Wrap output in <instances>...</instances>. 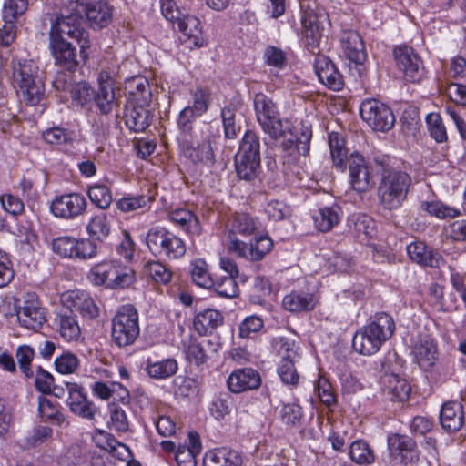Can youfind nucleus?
<instances>
[{"mask_svg":"<svg viewBox=\"0 0 466 466\" xmlns=\"http://www.w3.org/2000/svg\"><path fill=\"white\" fill-rule=\"evenodd\" d=\"M223 319V316L218 310L206 309L196 314L193 327L200 336H207L222 325Z\"/></svg>","mask_w":466,"mask_h":466,"instance_id":"473e14b6","label":"nucleus"},{"mask_svg":"<svg viewBox=\"0 0 466 466\" xmlns=\"http://www.w3.org/2000/svg\"><path fill=\"white\" fill-rule=\"evenodd\" d=\"M68 391L67 405L70 410L84 419L94 420L96 407L90 401L84 391V388L76 382H66Z\"/></svg>","mask_w":466,"mask_h":466,"instance_id":"a211bd4d","label":"nucleus"},{"mask_svg":"<svg viewBox=\"0 0 466 466\" xmlns=\"http://www.w3.org/2000/svg\"><path fill=\"white\" fill-rule=\"evenodd\" d=\"M38 414L44 421H48L54 425H61L65 417L59 409L57 403H53L50 400L45 396L38 398Z\"/></svg>","mask_w":466,"mask_h":466,"instance_id":"09e8293b","label":"nucleus"},{"mask_svg":"<svg viewBox=\"0 0 466 466\" xmlns=\"http://www.w3.org/2000/svg\"><path fill=\"white\" fill-rule=\"evenodd\" d=\"M329 146L333 163L336 167L344 169L346 167L347 149L344 138L337 132H331L329 136Z\"/></svg>","mask_w":466,"mask_h":466,"instance_id":"603ef678","label":"nucleus"},{"mask_svg":"<svg viewBox=\"0 0 466 466\" xmlns=\"http://www.w3.org/2000/svg\"><path fill=\"white\" fill-rule=\"evenodd\" d=\"M426 124L430 136L438 143L445 142L448 138L446 127L438 113H430L426 116Z\"/></svg>","mask_w":466,"mask_h":466,"instance_id":"680f3d73","label":"nucleus"},{"mask_svg":"<svg viewBox=\"0 0 466 466\" xmlns=\"http://www.w3.org/2000/svg\"><path fill=\"white\" fill-rule=\"evenodd\" d=\"M237 156L260 158L259 137L255 132L248 130L245 133Z\"/></svg>","mask_w":466,"mask_h":466,"instance_id":"4d7b16f0","label":"nucleus"},{"mask_svg":"<svg viewBox=\"0 0 466 466\" xmlns=\"http://www.w3.org/2000/svg\"><path fill=\"white\" fill-rule=\"evenodd\" d=\"M420 208L431 216L438 218H452L461 215V211L457 208L444 205L441 201H423Z\"/></svg>","mask_w":466,"mask_h":466,"instance_id":"13d9d810","label":"nucleus"},{"mask_svg":"<svg viewBox=\"0 0 466 466\" xmlns=\"http://www.w3.org/2000/svg\"><path fill=\"white\" fill-rule=\"evenodd\" d=\"M463 407L457 401L445 402L440 412V422L447 431H458L463 425Z\"/></svg>","mask_w":466,"mask_h":466,"instance_id":"7c9ffc66","label":"nucleus"},{"mask_svg":"<svg viewBox=\"0 0 466 466\" xmlns=\"http://www.w3.org/2000/svg\"><path fill=\"white\" fill-rule=\"evenodd\" d=\"M190 275L193 282L201 288L209 289L214 284L208 266L202 258H196L191 261Z\"/></svg>","mask_w":466,"mask_h":466,"instance_id":"3c124183","label":"nucleus"},{"mask_svg":"<svg viewBox=\"0 0 466 466\" xmlns=\"http://www.w3.org/2000/svg\"><path fill=\"white\" fill-rule=\"evenodd\" d=\"M325 15L308 7L301 19L302 37L305 47L312 54L320 55V44L324 36Z\"/></svg>","mask_w":466,"mask_h":466,"instance_id":"9b49d317","label":"nucleus"},{"mask_svg":"<svg viewBox=\"0 0 466 466\" xmlns=\"http://www.w3.org/2000/svg\"><path fill=\"white\" fill-rule=\"evenodd\" d=\"M96 447L108 451L119 461H125L132 457L130 449L124 443L119 442L111 433L98 430L93 438Z\"/></svg>","mask_w":466,"mask_h":466,"instance_id":"cd10ccee","label":"nucleus"},{"mask_svg":"<svg viewBox=\"0 0 466 466\" xmlns=\"http://www.w3.org/2000/svg\"><path fill=\"white\" fill-rule=\"evenodd\" d=\"M240 454L228 448H219L208 451L204 459L205 466H241Z\"/></svg>","mask_w":466,"mask_h":466,"instance_id":"ea45409f","label":"nucleus"},{"mask_svg":"<svg viewBox=\"0 0 466 466\" xmlns=\"http://www.w3.org/2000/svg\"><path fill=\"white\" fill-rule=\"evenodd\" d=\"M254 108L259 125L279 115L276 104L263 93H257L255 95Z\"/></svg>","mask_w":466,"mask_h":466,"instance_id":"a18cd8bd","label":"nucleus"},{"mask_svg":"<svg viewBox=\"0 0 466 466\" xmlns=\"http://www.w3.org/2000/svg\"><path fill=\"white\" fill-rule=\"evenodd\" d=\"M341 218L339 206L323 207L312 215L315 228L320 232H329L337 226Z\"/></svg>","mask_w":466,"mask_h":466,"instance_id":"58836bf2","label":"nucleus"},{"mask_svg":"<svg viewBox=\"0 0 466 466\" xmlns=\"http://www.w3.org/2000/svg\"><path fill=\"white\" fill-rule=\"evenodd\" d=\"M16 316L22 327L33 330L40 329L46 321L45 310L35 295H28L16 310Z\"/></svg>","mask_w":466,"mask_h":466,"instance_id":"6ab92c4d","label":"nucleus"},{"mask_svg":"<svg viewBox=\"0 0 466 466\" xmlns=\"http://www.w3.org/2000/svg\"><path fill=\"white\" fill-rule=\"evenodd\" d=\"M383 392L391 400H407L411 388L409 382L396 374H386L382 379Z\"/></svg>","mask_w":466,"mask_h":466,"instance_id":"f704fd0d","label":"nucleus"},{"mask_svg":"<svg viewBox=\"0 0 466 466\" xmlns=\"http://www.w3.org/2000/svg\"><path fill=\"white\" fill-rule=\"evenodd\" d=\"M273 248V241L267 236H261L246 243L238 238H232L228 244V250L238 258L248 261H260Z\"/></svg>","mask_w":466,"mask_h":466,"instance_id":"dca6fc26","label":"nucleus"},{"mask_svg":"<svg viewBox=\"0 0 466 466\" xmlns=\"http://www.w3.org/2000/svg\"><path fill=\"white\" fill-rule=\"evenodd\" d=\"M348 226L361 242H368L376 231L374 219L366 214H354L350 216Z\"/></svg>","mask_w":466,"mask_h":466,"instance_id":"4c0bfd02","label":"nucleus"},{"mask_svg":"<svg viewBox=\"0 0 466 466\" xmlns=\"http://www.w3.org/2000/svg\"><path fill=\"white\" fill-rule=\"evenodd\" d=\"M67 299L71 303V308L78 311L83 318L92 319L98 316V307L86 291L73 290L68 293Z\"/></svg>","mask_w":466,"mask_h":466,"instance_id":"c9c22d12","label":"nucleus"},{"mask_svg":"<svg viewBox=\"0 0 466 466\" xmlns=\"http://www.w3.org/2000/svg\"><path fill=\"white\" fill-rule=\"evenodd\" d=\"M350 184L358 192L369 188L370 173L364 157L359 153H352L348 160Z\"/></svg>","mask_w":466,"mask_h":466,"instance_id":"bb28decb","label":"nucleus"},{"mask_svg":"<svg viewBox=\"0 0 466 466\" xmlns=\"http://www.w3.org/2000/svg\"><path fill=\"white\" fill-rule=\"evenodd\" d=\"M149 202L150 198L145 195L127 196L116 201V208L127 213L145 208Z\"/></svg>","mask_w":466,"mask_h":466,"instance_id":"69168bd1","label":"nucleus"},{"mask_svg":"<svg viewBox=\"0 0 466 466\" xmlns=\"http://www.w3.org/2000/svg\"><path fill=\"white\" fill-rule=\"evenodd\" d=\"M108 411V427L116 432H127L129 430V420L124 408L116 402H110Z\"/></svg>","mask_w":466,"mask_h":466,"instance_id":"5fc2aeb1","label":"nucleus"},{"mask_svg":"<svg viewBox=\"0 0 466 466\" xmlns=\"http://www.w3.org/2000/svg\"><path fill=\"white\" fill-rule=\"evenodd\" d=\"M11 84L18 97L27 106H36L45 96V85L39 76V67L33 59L12 61Z\"/></svg>","mask_w":466,"mask_h":466,"instance_id":"f03ea898","label":"nucleus"},{"mask_svg":"<svg viewBox=\"0 0 466 466\" xmlns=\"http://www.w3.org/2000/svg\"><path fill=\"white\" fill-rule=\"evenodd\" d=\"M143 273L155 283L166 285L172 280L171 269L159 260L147 261L143 266Z\"/></svg>","mask_w":466,"mask_h":466,"instance_id":"49530a36","label":"nucleus"},{"mask_svg":"<svg viewBox=\"0 0 466 466\" xmlns=\"http://www.w3.org/2000/svg\"><path fill=\"white\" fill-rule=\"evenodd\" d=\"M230 234L248 237L256 233L258 219L248 213H236L228 221Z\"/></svg>","mask_w":466,"mask_h":466,"instance_id":"79ce46f5","label":"nucleus"},{"mask_svg":"<svg viewBox=\"0 0 466 466\" xmlns=\"http://www.w3.org/2000/svg\"><path fill=\"white\" fill-rule=\"evenodd\" d=\"M146 243L155 257L178 259L186 253L182 238L163 227H153L147 234Z\"/></svg>","mask_w":466,"mask_h":466,"instance_id":"6e6552de","label":"nucleus"},{"mask_svg":"<svg viewBox=\"0 0 466 466\" xmlns=\"http://www.w3.org/2000/svg\"><path fill=\"white\" fill-rule=\"evenodd\" d=\"M177 362L174 359H166L159 361H147L146 370L149 377L163 380L173 376L177 371Z\"/></svg>","mask_w":466,"mask_h":466,"instance_id":"8fccbe9b","label":"nucleus"},{"mask_svg":"<svg viewBox=\"0 0 466 466\" xmlns=\"http://www.w3.org/2000/svg\"><path fill=\"white\" fill-rule=\"evenodd\" d=\"M410 258L423 267L438 268L441 256L422 241H414L407 246Z\"/></svg>","mask_w":466,"mask_h":466,"instance_id":"2f4dec72","label":"nucleus"},{"mask_svg":"<svg viewBox=\"0 0 466 466\" xmlns=\"http://www.w3.org/2000/svg\"><path fill=\"white\" fill-rule=\"evenodd\" d=\"M52 250L62 258L86 261L97 256V245L90 238L71 236L57 237L52 241Z\"/></svg>","mask_w":466,"mask_h":466,"instance_id":"9d476101","label":"nucleus"},{"mask_svg":"<svg viewBox=\"0 0 466 466\" xmlns=\"http://www.w3.org/2000/svg\"><path fill=\"white\" fill-rule=\"evenodd\" d=\"M235 166L236 172L240 179L252 181L259 173L260 158L236 156Z\"/></svg>","mask_w":466,"mask_h":466,"instance_id":"de8ad7c7","label":"nucleus"},{"mask_svg":"<svg viewBox=\"0 0 466 466\" xmlns=\"http://www.w3.org/2000/svg\"><path fill=\"white\" fill-rule=\"evenodd\" d=\"M87 195L91 202L101 209H106L112 203V193L109 187L103 184L90 186Z\"/></svg>","mask_w":466,"mask_h":466,"instance_id":"bf43d9fd","label":"nucleus"},{"mask_svg":"<svg viewBox=\"0 0 466 466\" xmlns=\"http://www.w3.org/2000/svg\"><path fill=\"white\" fill-rule=\"evenodd\" d=\"M54 325L56 332L66 342H76L80 340L82 331L77 317L72 310L58 312L54 319Z\"/></svg>","mask_w":466,"mask_h":466,"instance_id":"5701e85b","label":"nucleus"},{"mask_svg":"<svg viewBox=\"0 0 466 466\" xmlns=\"http://www.w3.org/2000/svg\"><path fill=\"white\" fill-rule=\"evenodd\" d=\"M28 8V0H7L4 4L3 19L17 21V17L23 15Z\"/></svg>","mask_w":466,"mask_h":466,"instance_id":"774afa93","label":"nucleus"},{"mask_svg":"<svg viewBox=\"0 0 466 466\" xmlns=\"http://www.w3.org/2000/svg\"><path fill=\"white\" fill-rule=\"evenodd\" d=\"M341 46L346 57L356 65H362L367 58L364 42L359 33L344 31L340 36Z\"/></svg>","mask_w":466,"mask_h":466,"instance_id":"393cba45","label":"nucleus"},{"mask_svg":"<svg viewBox=\"0 0 466 466\" xmlns=\"http://www.w3.org/2000/svg\"><path fill=\"white\" fill-rule=\"evenodd\" d=\"M260 385V374L252 368L236 369L227 380L228 389L233 393L253 390L258 389Z\"/></svg>","mask_w":466,"mask_h":466,"instance_id":"aec40b11","label":"nucleus"},{"mask_svg":"<svg viewBox=\"0 0 466 466\" xmlns=\"http://www.w3.org/2000/svg\"><path fill=\"white\" fill-rule=\"evenodd\" d=\"M314 69L319 80L328 88L334 91L342 89L343 76L329 57L318 55L314 61Z\"/></svg>","mask_w":466,"mask_h":466,"instance_id":"4be33fe9","label":"nucleus"},{"mask_svg":"<svg viewBox=\"0 0 466 466\" xmlns=\"http://www.w3.org/2000/svg\"><path fill=\"white\" fill-rule=\"evenodd\" d=\"M388 447L390 458L402 466L419 461L420 451L416 441L407 435L398 433L389 435Z\"/></svg>","mask_w":466,"mask_h":466,"instance_id":"4468645a","label":"nucleus"},{"mask_svg":"<svg viewBox=\"0 0 466 466\" xmlns=\"http://www.w3.org/2000/svg\"><path fill=\"white\" fill-rule=\"evenodd\" d=\"M262 130L271 139L279 143L283 151L292 154L297 150L299 155L307 156L310 148L312 131L302 126L299 136L294 133L293 125L289 119H281L279 115L260 125Z\"/></svg>","mask_w":466,"mask_h":466,"instance_id":"20e7f679","label":"nucleus"},{"mask_svg":"<svg viewBox=\"0 0 466 466\" xmlns=\"http://www.w3.org/2000/svg\"><path fill=\"white\" fill-rule=\"evenodd\" d=\"M349 457L358 465L372 464L376 460L374 450L363 440H356L349 447Z\"/></svg>","mask_w":466,"mask_h":466,"instance_id":"37998d69","label":"nucleus"},{"mask_svg":"<svg viewBox=\"0 0 466 466\" xmlns=\"http://www.w3.org/2000/svg\"><path fill=\"white\" fill-rule=\"evenodd\" d=\"M220 297L235 298L239 294V288L235 278L223 277L218 281H214L212 286Z\"/></svg>","mask_w":466,"mask_h":466,"instance_id":"338daca9","label":"nucleus"},{"mask_svg":"<svg viewBox=\"0 0 466 466\" xmlns=\"http://www.w3.org/2000/svg\"><path fill=\"white\" fill-rule=\"evenodd\" d=\"M168 218L191 236H199L202 228L198 218L187 208H176L168 213Z\"/></svg>","mask_w":466,"mask_h":466,"instance_id":"72a5a7b5","label":"nucleus"},{"mask_svg":"<svg viewBox=\"0 0 466 466\" xmlns=\"http://www.w3.org/2000/svg\"><path fill=\"white\" fill-rule=\"evenodd\" d=\"M93 99L99 112L103 115L110 114L117 106L115 88L97 87L96 92H94Z\"/></svg>","mask_w":466,"mask_h":466,"instance_id":"864d4df0","label":"nucleus"},{"mask_svg":"<svg viewBox=\"0 0 466 466\" xmlns=\"http://www.w3.org/2000/svg\"><path fill=\"white\" fill-rule=\"evenodd\" d=\"M303 418L301 406L297 403L284 404L280 410L281 421L289 427H297Z\"/></svg>","mask_w":466,"mask_h":466,"instance_id":"e2e57ef3","label":"nucleus"},{"mask_svg":"<svg viewBox=\"0 0 466 466\" xmlns=\"http://www.w3.org/2000/svg\"><path fill=\"white\" fill-rule=\"evenodd\" d=\"M43 139L51 145L62 146L72 144L75 139L74 132L60 127L47 128L42 133Z\"/></svg>","mask_w":466,"mask_h":466,"instance_id":"6e6d98bb","label":"nucleus"},{"mask_svg":"<svg viewBox=\"0 0 466 466\" xmlns=\"http://www.w3.org/2000/svg\"><path fill=\"white\" fill-rule=\"evenodd\" d=\"M87 201L80 193H68L56 197L50 204V211L63 219H75L86 213Z\"/></svg>","mask_w":466,"mask_h":466,"instance_id":"2eb2a0df","label":"nucleus"},{"mask_svg":"<svg viewBox=\"0 0 466 466\" xmlns=\"http://www.w3.org/2000/svg\"><path fill=\"white\" fill-rule=\"evenodd\" d=\"M202 451L198 433H188V444H180L177 448L175 460L178 466H197V456Z\"/></svg>","mask_w":466,"mask_h":466,"instance_id":"c756f323","label":"nucleus"},{"mask_svg":"<svg viewBox=\"0 0 466 466\" xmlns=\"http://www.w3.org/2000/svg\"><path fill=\"white\" fill-rule=\"evenodd\" d=\"M277 372L284 384L296 386L299 383V375L295 368V361L279 360Z\"/></svg>","mask_w":466,"mask_h":466,"instance_id":"0e129e2a","label":"nucleus"},{"mask_svg":"<svg viewBox=\"0 0 466 466\" xmlns=\"http://www.w3.org/2000/svg\"><path fill=\"white\" fill-rule=\"evenodd\" d=\"M147 105L128 103L126 106L123 118L129 130L142 132L149 127L152 115Z\"/></svg>","mask_w":466,"mask_h":466,"instance_id":"b1692460","label":"nucleus"},{"mask_svg":"<svg viewBox=\"0 0 466 466\" xmlns=\"http://www.w3.org/2000/svg\"><path fill=\"white\" fill-rule=\"evenodd\" d=\"M395 331L393 318L385 313L375 314L367 325L360 329L354 335L352 346L362 355H372L389 340Z\"/></svg>","mask_w":466,"mask_h":466,"instance_id":"7ed1b4c3","label":"nucleus"},{"mask_svg":"<svg viewBox=\"0 0 466 466\" xmlns=\"http://www.w3.org/2000/svg\"><path fill=\"white\" fill-rule=\"evenodd\" d=\"M397 66L403 72L404 77L410 82H419L424 72L420 56L411 46H400L394 49Z\"/></svg>","mask_w":466,"mask_h":466,"instance_id":"f3484780","label":"nucleus"},{"mask_svg":"<svg viewBox=\"0 0 466 466\" xmlns=\"http://www.w3.org/2000/svg\"><path fill=\"white\" fill-rule=\"evenodd\" d=\"M360 114L362 119L376 131H388L395 123L391 109L375 99L363 101L360 107Z\"/></svg>","mask_w":466,"mask_h":466,"instance_id":"f8f14e48","label":"nucleus"},{"mask_svg":"<svg viewBox=\"0 0 466 466\" xmlns=\"http://www.w3.org/2000/svg\"><path fill=\"white\" fill-rule=\"evenodd\" d=\"M414 361L423 370H430L438 360L436 341L429 336L420 337L411 347Z\"/></svg>","mask_w":466,"mask_h":466,"instance_id":"412c9836","label":"nucleus"},{"mask_svg":"<svg viewBox=\"0 0 466 466\" xmlns=\"http://www.w3.org/2000/svg\"><path fill=\"white\" fill-rule=\"evenodd\" d=\"M75 40L79 46L80 56L86 60L90 47L88 32L79 25V18L57 16L49 31V49L56 65L73 71L78 65L76 49L66 39Z\"/></svg>","mask_w":466,"mask_h":466,"instance_id":"f257e3e1","label":"nucleus"},{"mask_svg":"<svg viewBox=\"0 0 466 466\" xmlns=\"http://www.w3.org/2000/svg\"><path fill=\"white\" fill-rule=\"evenodd\" d=\"M140 333L138 313L134 306H122L112 319L111 337L118 347L132 345Z\"/></svg>","mask_w":466,"mask_h":466,"instance_id":"1a4fd4ad","label":"nucleus"},{"mask_svg":"<svg viewBox=\"0 0 466 466\" xmlns=\"http://www.w3.org/2000/svg\"><path fill=\"white\" fill-rule=\"evenodd\" d=\"M86 230L92 241H104L111 232L109 217L104 212L93 215L86 226Z\"/></svg>","mask_w":466,"mask_h":466,"instance_id":"a19ab883","label":"nucleus"},{"mask_svg":"<svg viewBox=\"0 0 466 466\" xmlns=\"http://www.w3.org/2000/svg\"><path fill=\"white\" fill-rule=\"evenodd\" d=\"M15 357L18 366L25 378L33 377L32 361L35 357V350L29 345H20L15 350Z\"/></svg>","mask_w":466,"mask_h":466,"instance_id":"052dcab7","label":"nucleus"},{"mask_svg":"<svg viewBox=\"0 0 466 466\" xmlns=\"http://www.w3.org/2000/svg\"><path fill=\"white\" fill-rule=\"evenodd\" d=\"M88 280L95 286L106 289H123L135 281V271L118 260H105L95 264L87 274Z\"/></svg>","mask_w":466,"mask_h":466,"instance_id":"423d86ee","label":"nucleus"},{"mask_svg":"<svg viewBox=\"0 0 466 466\" xmlns=\"http://www.w3.org/2000/svg\"><path fill=\"white\" fill-rule=\"evenodd\" d=\"M207 131L208 134L203 137L202 142L196 137L191 140L184 139L180 144V150L193 163H201L210 167L215 164L213 144L216 143V136L210 134L208 127Z\"/></svg>","mask_w":466,"mask_h":466,"instance_id":"ddd939ff","label":"nucleus"},{"mask_svg":"<svg viewBox=\"0 0 466 466\" xmlns=\"http://www.w3.org/2000/svg\"><path fill=\"white\" fill-rule=\"evenodd\" d=\"M177 27L183 33L184 41L192 47H201L206 42L202 33V26L198 17L187 13L177 22Z\"/></svg>","mask_w":466,"mask_h":466,"instance_id":"c85d7f7f","label":"nucleus"},{"mask_svg":"<svg viewBox=\"0 0 466 466\" xmlns=\"http://www.w3.org/2000/svg\"><path fill=\"white\" fill-rule=\"evenodd\" d=\"M350 184L358 192L369 188L370 173L364 157L359 153H352L348 160Z\"/></svg>","mask_w":466,"mask_h":466,"instance_id":"a878e982","label":"nucleus"},{"mask_svg":"<svg viewBox=\"0 0 466 466\" xmlns=\"http://www.w3.org/2000/svg\"><path fill=\"white\" fill-rule=\"evenodd\" d=\"M84 15L90 27L100 29L111 22L112 9L103 0H68L59 16L77 17L80 26H83Z\"/></svg>","mask_w":466,"mask_h":466,"instance_id":"0eeeda50","label":"nucleus"},{"mask_svg":"<svg viewBox=\"0 0 466 466\" xmlns=\"http://www.w3.org/2000/svg\"><path fill=\"white\" fill-rule=\"evenodd\" d=\"M125 90L128 96V103L149 104L151 91L148 82L142 76H134L127 80Z\"/></svg>","mask_w":466,"mask_h":466,"instance_id":"e433bc0d","label":"nucleus"},{"mask_svg":"<svg viewBox=\"0 0 466 466\" xmlns=\"http://www.w3.org/2000/svg\"><path fill=\"white\" fill-rule=\"evenodd\" d=\"M282 306L288 311L301 312L312 310L315 302L310 294L291 292L283 298Z\"/></svg>","mask_w":466,"mask_h":466,"instance_id":"c03bdc74","label":"nucleus"},{"mask_svg":"<svg viewBox=\"0 0 466 466\" xmlns=\"http://www.w3.org/2000/svg\"><path fill=\"white\" fill-rule=\"evenodd\" d=\"M410 185L411 177L407 172L384 168L377 189L382 208L389 211L400 208L407 198Z\"/></svg>","mask_w":466,"mask_h":466,"instance_id":"39448f33","label":"nucleus"}]
</instances>
